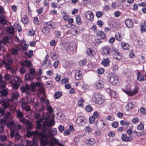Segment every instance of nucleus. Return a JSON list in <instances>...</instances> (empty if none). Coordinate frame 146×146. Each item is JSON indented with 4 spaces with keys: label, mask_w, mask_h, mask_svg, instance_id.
<instances>
[{
    "label": "nucleus",
    "mask_w": 146,
    "mask_h": 146,
    "mask_svg": "<svg viewBox=\"0 0 146 146\" xmlns=\"http://www.w3.org/2000/svg\"><path fill=\"white\" fill-rule=\"evenodd\" d=\"M42 132L38 131H29L27 132V136L29 137L33 136L35 138L39 137L41 140L40 143L42 141H46L47 139H51L54 138H49L47 135L50 136H53L57 133V130L56 128L50 129L51 127L54 125V120H51L49 119H47L44 122H42Z\"/></svg>",
    "instance_id": "1"
},
{
    "label": "nucleus",
    "mask_w": 146,
    "mask_h": 146,
    "mask_svg": "<svg viewBox=\"0 0 146 146\" xmlns=\"http://www.w3.org/2000/svg\"><path fill=\"white\" fill-rule=\"evenodd\" d=\"M7 126L8 128L10 129L11 135V137H15L16 140H19L21 136L19 134L17 130H19L21 128V125L18 124L17 126L13 121H11L7 123Z\"/></svg>",
    "instance_id": "2"
},
{
    "label": "nucleus",
    "mask_w": 146,
    "mask_h": 146,
    "mask_svg": "<svg viewBox=\"0 0 146 146\" xmlns=\"http://www.w3.org/2000/svg\"><path fill=\"white\" fill-rule=\"evenodd\" d=\"M55 144H56L58 146H64L63 145L59 143L58 139L53 138L51 139H47L46 141H42L41 143V146H46L48 145L49 146H55Z\"/></svg>",
    "instance_id": "3"
},
{
    "label": "nucleus",
    "mask_w": 146,
    "mask_h": 146,
    "mask_svg": "<svg viewBox=\"0 0 146 146\" xmlns=\"http://www.w3.org/2000/svg\"><path fill=\"white\" fill-rule=\"evenodd\" d=\"M41 114L39 111L36 113L35 114V117L36 119L38 120L36 121V123L37 124L36 128L37 129H41L42 127V122H44L45 120L47 119H49L47 118L44 120L41 117Z\"/></svg>",
    "instance_id": "4"
},
{
    "label": "nucleus",
    "mask_w": 146,
    "mask_h": 146,
    "mask_svg": "<svg viewBox=\"0 0 146 146\" xmlns=\"http://www.w3.org/2000/svg\"><path fill=\"white\" fill-rule=\"evenodd\" d=\"M9 38L7 37H4L2 40H0V54H3L4 52L3 46L7 43H9Z\"/></svg>",
    "instance_id": "5"
},
{
    "label": "nucleus",
    "mask_w": 146,
    "mask_h": 146,
    "mask_svg": "<svg viewBox=\"0 0 146 146\" xmlns=\"http://www.w3.org/2000/svg\"><path fill=\"white\" fill-rule=\"evenodd\" d=\"M44 96H43L40 99V102L41 103L43 104L45 103L46 106L47 108V110L49 111L50 114H52L53 112V110L51 106L49 104V101L48 100H46L45 99Z\"/></svg>",
    "instance_id": "6"
},
{
    "label": "nucleus",
    "mask_w": 146,
    "mask_h": 146,
    "mask_svg": "<svg viewBox=\"0 0 146 146\" xmlns=\"http://www.w3.org/2000/svg\"><path fill=\"white\" fill-rule=\"evenodd\" d=\"M101 97V96L98 93H95L93 94L92 100L96 103L101 104L102 102Z\"/></svg>",
    "instance_id": "7"
},
{
    "label": "nucleus",
    "mask_w": 146,
    "mask_h": 146,
    "mask_svg": "<svg viewBox=\"0 0 146 146\" xmlns=\"http://www.w3.org/2000/svg\"><path fill=\"white\" fill-rule=\"evenodd\" d=\"M93 86L96 89L102 88L104 86V82L100 80L96 81L94 82Z\"/></svg>",
    "instance_id": "8"
},
{
    "label": "nucleus",
    "mask_w": 146,
    "mask_h": 146,
    "mask_svg": "<svg viewBox=\"0 0 146 146\" xmlns=\"http://www.w3.org/2000/svg\"><path fill=\"white\" fill-rule=\"evenodd\" d=\"M76 123L79 125L83 126L87 123V120L84 117L80 116L77 118Z\"/></svg>",
    "instance_id": "9"
},
{
    "label": "nucleus",
    "mask_w": 146,
    "mask_h": 146,
    "mask_svg": "<svg viewBox=\"0 0 146 146\" xmlns=\"http://www.w3.org/2000/svg\"><path fill=\"white\" fill-rule=\"evenodd\" d=\"M109 81L112 85H114L119 82V79L117 76L113 74L110 76Z\"/></svg>",
    "instance_id": "10"
},
{
    "label": "nucleus",
    "mask_w": 146,
    "mask_h": 146,
    "mask_svg": "<svg viewBox=\"0 0 146 146\" xmlns=\"http://www.w3.org/2000/svg\"><path fill=\"white\" fill-rule=\"evenodd\" d=\"M86 17V19L91 21L93 20L94 15L92 12L90 11H86L85 13Z\"/></svg>",
    "instance_id": "11"
},
{
    "label": "nucleus",
    "mask_w": 146,
    "mask_h": 146,
    "mask_svg": "<svg viewBox=\"0 0 146 146\" xmlns=\"http://www.w3.org/2000/svg\"><path fill=\"white\" fill-rule=\"evenodd\" d=\"M121 139L123 141L127 142L132 140L133 137L131 136H127L126 134L123 133L121 136Z\"/></svg>",
    "instance_id": "12"
},
{
    "label": "nucleus",
    "mask_w": 146,
    "mask_h": 146,
    "mask_svg": "<svg viewBox=\"0 0 146 146\" xmlns=\"http://www.w3.org/2000/svg\"><path fill=\"white\" fill-rule=\"evenodd\" d=\"M7 17L5 14L0 16V23L3 25H5L7 23Z\"/></svg>",
    "instance_id": "13"
},
{
    "label": "nucleus",
    "mask_w": 146,
    "mask_h": 146,
    "mask_svg": "<svg viewBox=\"0 0 146 146\" xmlns=\"http://www.w3.org/2000/svg\"><path fill=\"white\" fill-rule=\"evenodd\" d=\"M20 89L22 92H27V94L29 95L30 94V93L28 92V91L30 90V86L28 84H26L25 86H24L20 88Z\"/></svg>",
    "instance_id": "14"
},
{
    "label": "nucleus",
    "mask_w": 146,
    "mask_h": 146,
    "mask_svg": "<svg viewBox=\"0 0 146 146\" xmlns=\"http://www.w3.org/2000/svg\"><path fill=\"white\" fill-rule=\"evenodd\" d=\"M138 90V88L137 87H135L134 88L133 91H124V92L126 93L129 96H131L137 93Z\"/></svg>",
    "instance_id": "15"
},
{
    "label": "nucleus",
    "mask_w": 146,
    "mask_h": 146,
    "mask_svg": "<svg viewBox=\"0 0 146 146\" xmlns=\"http://www.w3.org/2000/svg\"><path fill=\"white\" fill-rule=\"evenodd\" d=\"M75 77V79L77 80L81 79L82 78L81 71L79 70H76Z\"/></svg>",
    "instance_id": "16"
},
{
    "label": "nucleus",
    "mask_w": 146,
    "mask_h": 146,
    "mask_svg": "<svg viewBox=\"0 0 146 146\" xmlns=\"http://www.w3.org/2000/svg\"><path fill=\"white\" fill-rule=\"evenodd\" d=\"M0 103H2V106L5 108H7L9 105V103L5 102V100L3 98L0 99Z\"/></svg>",
    "instance_id": "17"
},
{
    "label": "nucleus",
    "mask_w": 146,
    "mask_h": 146,
    "mask_svg": "<svg viewBox=\"0 0 146 146\" xmlns=\"http://www.w3.org/2000/svg\"><path fill=\"white\" fill-rule=\"evenodd\" d=\"M95 124L97 127L99 128H102L104 125V123L100 120L96 121L95 122Z\"/></svg>",
    "instance_id": "18"
},
{
    "label": "nucleus",
    "mask_w": 146,
    "mask_h": 146,
    "mask_svg": "<svg viewBox=\"0 0 146 146\" xmlns=\"http://www.w3.org/2000/svg\"><path fill=\"white\" fill-rule=\"evenodd\" d=\"M125 23L126 26L129 28L132 27L133 25V23L131 20L129 19H127L125 20Z\"/></svg>",
    "instance_id": "19"
},
{
    "label": "nucleus",
    "mask_w": 146,
    "mask_h": 146,
    "mask_svg": "<svg viewBox=\"0 0 146 146\" xmlns=\"http://www.w3.org/2000/svg\"><path fill=\"white\" fill-rule=\"evenodd\" d=\"M85 142L87 145H92L95 143V141L93 138H90L86 139Z\"/></svg>",
    "instance_id": "20"
},
{
    "label": "nucleus",
    "mask_w": 146,
    "mask_h": 146,
    "mask_svg": "<svg viewBox=\"0 0 146 146\" xmlns=\"http://www.w3.org/2000/svg\"><path fill=\"white\" fill-rule=\"evenodd\" d=\"M42 31L44 34L46 35L49 33L50 29L47 26H44L42 29Z\"/></svg>",
    "instance_id": "21"
},
{
    "label": "nucleus",
    "mask_w": 146,
    "mask_h": 146,
    "mask_svg": "<svg viewBox=\"0 0 146 146\" xmlns=\"http://www.w3.org/2000/svg\"><path fill=\"white\" fill-rule=\"evenodd\" d=\"M113 54L114 55V57L115 59L119 60L122 58L121 55L117 51H115Z\"/></svg>",
    "instance_id": "22"
},
{
    "label": "nucleus",
    "mask_w": 146,
    "mask_h": 146,
    "mask_svg": "<svg viewBox=\"0 0 146 146\" xmlns=\"http://www.w3.org/2000/svg\"><path fill=\"white\" fill-rule=\"evenodd\" d=\"M21 64L22 66H24L30 67L32 64L30 61H28L27 60L23 61L22 63Z\"/></svg>",
    "instance_id": "23"
},
{
    "label": "nucleus",
    "mask_w": 146,
    "mask_h": 146,
    "mask_svg": "<svg viewBox=\"0 0 146 146\" xmlns=\"http://www.w3.org/2000/svg\"><path fill=\"white\" fill-rule=\"evenodd\" d=\"M61 45L63 48L66 50H67L69 48L70 43L69 42H66L64 43H62Z\"/></svg>",
    "instance_id": "24"
},
{
    "label": "nucleus",
    "mask_w": 146,
    "mask_h": 146,
    "mask_svg": "<svg viewBox=\"0 0 146 146\" xmlns=\"http://www.w3.org/2000/svg\"><path fill=\"white\" fill-rule=\"evenodd\" d=\"M111 49L109 47H105L103 49V52L105 54H109L111 52Z\"/></svg>",
    "instance_id": "25"
},
{
    "label": "nucleus",
    "mask_w": 146,
    "mask_h": 146,
    "mask_svg": "<svg viewBox=\"0 0 146 146\" xmlns=\"http://www.w3.org/2000/svg\"><path fill=\"white\" fill-rule=\"evenodd\" d=\"M3 88H1L0 89H2L1 90H0V96L1 97H5L8 94V92L7 90Z\"/></svg>",
    "instance_id": "26"
},
{
    "label": "nucleus",
    "mask_w": 146,
    "mask_h": 146,
    "mask_svg": "<svg viewBox=\"0 0 146 146\" xmlns=\"http://www.w3.org/2000/svg\"><path fill=\"white\" fill-rule=\"evenodd\" d=\"M21 46L22 47L23 50H26L28 46L26 44L25 41L24 40L21 41Z\"/></svg>",
    "instance_id": "27"
},
{
    "label": "nucleus",
    "mask_w": 146,
    "mask_h": 146,
    "mask_svg": "<svg viewBox=\"0 0 146 146\" xmlns=\"http://www.w3.org/2000/svg\"><path fill=\"white\" fill-rule=\"evenodd\" d=\"M2 79V76L1 75H0V88L5 87L6 84V82L3 81Z\"/></svg>",
    "instance_id": "28"
},
{
    "label": "nucleus",
    "mask_w": 146,
    "mask_h": 146,
    "mask_svg": "<svg viewBox=\"0 0 146 146\" xmlns=\"http://www.w3.org/2000/svg\"><path fill=\"white\" fill-rule=\"evenodd\" d=\"M137 79L139 81L141 82L144 80V76L140 72H137Z\"/></svg>",
    "instance_id": "29"
},
{
    "label": "nucleus",
    "mask_w": 146,
    "mask_h": 146,
    "mask_svg": "<svg viewBox=\"0 0 146 146\" xmlns=\"http://www.w3.org/2000/svg\"><path fill=\"white\" fill-rule=\"evenodd\" d=\"M110 61L108 58L104 59L102 61V64L105 66H108L109 64Z\"/></svg>",
    "instance_id": "30"
},
{
    "label": "nucleus",
    "mask_w": 146,
    "mask_h": 146,
    "mask_svg": "<svg viewBox=\"0 0 146 146\" xmlns=\"http://www.w3.org/2000/svg\"><path fill=\"white\" fill-rule=\"evenodd\" d=\"M17 117L19 119H21L23 118V113L21 112L20 110H17L16 111Z\"/></svg>",
    "instance_id": "31"
},
{
    "label": "nucleus",
    "mask_w": 146,
    "mask_h": 146,
    "mask_svg": "<svg viewBox=\"0 0 146 146\" xmlns=\"http://www.w3.org/2000/svg\"><path fill=\"white\" fill-rule=\"evenodd\" d=\"M98 36H100L102 39H104L106 38V35L102 31H98L97 33Z\"/></svg>",
    "instance_id": "32"
},
{
    "label": "nucleus",
    "mask_w": 146,
    "mask_h": 146,
    "mask_svg": "<svg viewBox=\"0 0 146 146\" xmlns=\"http://www.w3.org/2000/svg\"><path fill=\"white\" fill-rule=\"evenodd\" d=\"M146 21H144L141 24V32H144L146 31Z\"/></svg>",
    "instance_id": "33"
},
{
    "label": "nucleus",
    "mask_w": 146,
    "mask_h": 146,
    "mask_svg": "<svg viewBox=\"0 0 146 146\" xmlns=\"http://www.w3.org/2000/svg\"><path fill=\"white\" fill-rule=\"evenodd\" d=\"M32 76L31 74H27L25 76V79L26 80L32 81V80H33V79L35 77H32Z\"/></svg>",
    "instance_id": "34"
},
{
    "label": "nucleus",
    "mask_w": 146,
    "mask_h": 146,
    "mask_svg": "<svg viewBox=\"0 0 146 146\" xmlns=\"http://www.w3.org/2000/svg\"><path fill=\"white\" fill-rule=\"evenodd\" d=\"M3 62L4 64H5V66L7 70H10L11 69V62H9L8 63L6 62L4 60L3 61Z\"/></svg>",
    "instance_id": "35"
},
{
    "label": "nucleus",
    "mask_w": 146,
    "mask_h": 146,
    "mask_svg": "<svg viewBox=\"0 0 146 146\" xmlns=\"http://www.w3.org/2000/svg\"><path fill=\"white\" fill-rule=\"evenodd\" d=\"M15 30V28L13 26L10 27L8 28L7 29V31L10 34H12L13 33L14 31Z\"/></svg>",
    "instance_id": "36"
},
{
    "label": "nucleus",
    "mask_w": 146,
    "mask_h": 146,
    "mask_svg": "<svg viewBox=\"0 0 146 146\" xmlns=\"http://www.w3.org/2000/svg\"><path fill=\"white\" fill-rule=\"evenodd\" d=\"M121 46L122 48L125 50H127L129 49V46L127 43L122 42L121 43Z\"/></svg>",
    "instance_id": "37"
},
{
    "label": "nucleus",
    "mask_w": 146,
    "mask_h": 146,
    "mask_svg": "<svg viewBox=\"0 0 146 146\" xmlns=\"http://www.w3.org/2000/svg\"><path fill=\"white\" fill-rule=\"evenodd\" d=\"M87 54L89 56H92L94 55L95 54V53L94 52L92 51L90 48H88L87 49Z\"/></svg>",
    "instance_id": "38"
},
{
    "label": "nucleus",
    "mask_w": 146,
    "mask_h": 146,
    "mask_svg": "<svg viewBox=\"0 0 146 146\" xmlns=\"http://www.w3.org/2000/svg\"><path fill=\"white\" fill-rule=\"evenodd\" d=\"M20 49H19L18 47H16V48H13L11 50V52L13 54H18V51Z\"/></svg>",
    "instance_id": "39"
},
{
    "label": "nucleus",
    "mask_w": 146,
    "mask_h": 146,
    "mask_svg": "<svg viewBox=\"0 0 146 146\" xmlns=\"http://www.w3.org/2000/svg\"><path fill=\"white\" fill-rule=\"evenodd\" d=\"M62 95L61 92L58 91L55 92L54 95V97L56 99H58Z\"/></svg>",
    "instance_id": "40"
},
{
    "label": "nucleus",
    "mask_w": 146,
    "mask_h": 146,
    "mask_svg": "<svg viewBox=\"0 0 146 146\" xmlns=\"http://www.w3.org/2000/svg\"><path fill=\"white\" fill-rule=\"evenodd\" d=\"M13 26L15 28V30L16 29V31L17 30L16 28H17V29L18 30L19 32H20L21 31V27L19 23H15Z\"/></svg>",
    "instance_id": "41"
},
{
    "label": "nucleus",
    "mask_w": 146,
    "mask_h": 146,
    "mask_svg": "<svg viewBox=\"0 0 146 146\" xmlns=\"http://www.w3.org/2000/svg\"><path fill=\"white\" fill-rule=\"evenodd\" d=\"M126 107L128 108V110H131L133 107V103L132 102H130L127 104L126 106Z\"/></svg>",
    "instance_id": "42"
},
{
    "label": "nucleus",
    "mask_w": 146,
    "mask_h": 146,
    "mask_svg": "<svg viewBox=\"0 0 146 146\" xmlns=\"http://www.w3.org/2000/svg\"><path fill=\"white\" fill-rule=\"evenodd\" d=\"M29 74H31L32 77H35V71L34 69L31 68L29 70Z\"/></svg>",
    "instance_id": "43"
},
{
    "label": "nucleus",
    "mask_w": 146,
    "mask_h": 146,
    "mask_svg": "<svg viewBox=\"0 0 146 146\" xmlns=\"http://www.w3.org/2000/svg\"><path fill=\"white\" fill-rule=\"evenodd\" d=\"M107 92L108 93H110L111 95V96L113 97V98L115 97L116 95V92L114 91H111L110 88H108Z\"/></svg>",
    "instance_id": "44"
},
{
    "label": "nucleus",
    "mask_w": 146,
    "mask_h": 146,
    "mask_svg": "<svg viewBox=\"0 0 146 146\" xmlns=\"http://www.w3.org/2000/svg\"><path fill=\"white\" fill-rule=\"evenodd\" d=\"M115 37L116 39L118 41H121L122 40L121 34L118 33L116 34Z\"/></svg>",
    "instance_id": "45"
},
{
    "label": "nucleus",
    "mask_w": 146,
    "mask_h": 146,
    "mask_svg": "<svg viewBox=\"0 0 146 146\" xmlns=\"http://www.w3.org/2000/svg\"><path fill=\"white\" fill-rule=\"evenodd\" d=\"M19 96V94L17 92L11 93V97L13 99H17Z\"/></svg>",
    "instance_id": "46"
},
{
    "label": "nucleus",
    "mask_w": 146,
    "mask_h": 146,
    "mask_svg": "<svg viewBox=\"0 0 146 146\" xmlns=\"http://www.w3.org/2000/svg\"><path fill=\"white\" fill-rule=\"evenodd\" d=\"M85 109L87 112H90L92 111L93 108L91 105H88L86 106Z\"/></svg>",
    "instance_id": "47"
},
{
    "label": "nucleus",
    "mask_w": 146,
    "mask_h": 146,
    "mask_svg": "<svg viewBox=\"0 0 146 146\" xmlns=\"http://www.w3.org/2000/svg\"><path fill=\"white\" fill-rule=\"evenodd\" d=\"M15 81L16 82L20 83L21 81V79L17 76H15L13 77Z\"/></svg>",
    "instance_id": "48"
},
{
    "label": "nucleus",
    "mask_w": 146,
    "mask_h": 146,
    "mask_svg": "<svg viewBox=\"0 0 146 146\" xmlns=\"http://www.w3.org/2000/svg\"><path fill=\"white\" fill-rule=\"evenodd\" d=\"M7 138V137L5 135H2L0 136V140L2 142H4L6 140Z\"/></svg>",
    "instance_id": "49"
},
{
    "label": "nucleus",
    "mask_w": 146,
    "mask_h": 146,
    "mask_svg": "<svg viewBox=\"0 0 146 146\" xmlns=\"http://www.w3.org/2000/svg\"><path fill=\"white\" fill-rule=\"evenodd\" d=\"M50 55L51 58L54 60L57 59L58 58V54H54L53 53H51Z\"/></svg>",
    "instance_id": "50"
},
{
    "label": "nucleus",
    "mask_w": 146,
    "mask_h": 146,
    "mask_svg": "<svg viewBox=\"0 0 146 146\" xmlns=\"http://www.w3.org/2000/svg\"><path fill=\"white\" fill-rule=\"evenodd\" d=\"M76 21L78 24H80L81 23V20L80 17L78 15H77L76 17Z\"/></svg>",
    "instance_id": "51"
},
{
    "label": "nucleus",
    "mask_w": 146,
    "mask_h": 146,
    "mask_svg": "<svg viewBox=\"0 0 146 146\" xmlns=\"http://www.w3.org/2000/svg\"><path fill=\"white\" fill-rule=\"evenodd\" d=\"M84 102V100L82 98H80L78 100V105L79 106H83V103Z\"/></svg>",
    "instance_id": "52"
},
{
    "label": "nucleus",
    "mask_w": 146,
    "mask_h": 146,
    "mask_svg": "<svg viewBox=\"0 0 146 146\" xmlns=\"http://www.w3.org/2000/svg\"><path fill=\"white\" fill-rule=\"evenodd\" d=\"M21 20L23 23L24 24H27L28 23V19L27 17L23 18Z\"/></svg>",
    "instance_id": "53"
},
{
    "label": "nucleus",
    "mask_w": 146,
    "mask_h": 146,
    "mask_svg": "<svg viewBox=\"0 0 146 146\" xmlns=\"http://www.w3.org/2000/svg\"><path fill=\"white\" fill-rule=\"evenodd\" d=\"M137 129L139 130H143L144 129V124L142 122L140 123V125L137 127Z\"/></svg>",
    "instance_id": "54"
},
{
    "label": "nucleus",
    "mask_w": 146,
    "mask_h": 146,
    "mask_svg": "<svg viewBox=\"0 0 146 146\" xmlns=\"http://www.w3.org/2000/svg\"><path fill=\"white\" fill-rule=\"evenodd\" d=\"M95 119V117L93 116H90L89 117V122L92 124L94 122Z\"/></svg>",
    "instance_id": "55"
},
{
    "label": "nucleus",
    "mask_w": 146,
    "mask_h": 146,
    "mask_svg": "<svg viewBox=\"0 0 146 146\" xmlns=\"http://www.w3.org/2000/svg\"><path fill=\"white\" fill-rule=\"evenodd\" d=\"M86 62V60L85 59H83L80 60L79 62V64L80 65L82 66L84 65Z\"/></svg>",
    "instance_id": "56"
},
{
    "label": "nucleus",
    "mask_w": 146,
    "mask_h": 146,
    "mask_svg": "<svg viewBox=\"0 0 146 146\" xmlns=\"http://www.w3.org/2000/svg\"><path fill=\"white\" fill-rule=\"evenodd\" d=\"M20 121L21 122H22L23 123L25 124H28L29 123V121L27 120L26 119H24L23 118L22 119H21L20 120Z\"/></svg>",
    "instance_id": "57"
},
{
    "label": "nucleus",
    "mask_w": 146,
    "mask_h": 146,
    "mask_svg": "<svg viewBox=\"0 0 146 146\" xmlns=\"http://www.w3.org/2000/svg\"><path fill=\"white\" fill-rule=\"evenodd\" d=\"M11 86L14 89H17L19 87V85L17 83H12Z\"/></svg>",
    "instance_id": "58"
},
{
    "label": "nucleus",
    "mask_w": 146,
    "mask_h": 146,
    "mask_svg": "<svg viewBox=\"0 0 146 146\" xmlns=\"http://www.w3.org/2000/svg\"><path fill=\"white\" fill-rule=\"evenodd\" d=\"M68 80V78H65L61 80V82L62 84H65L67 83Z\"/></svg>",
    "instance_id": "59"
},
{
    "label": "nucleus",
    "mask_w": 146,
    "mask_h": 146,
    "mask_svg": "<svg viewBox=\"0 0 146 146\" xmlns=\"http://www.w3.org/2000/svg\"><path fill=\"white\" fill-rule=\"evenodd\" d=\"M31 86L32 91H34L35 90L36 86L35 84V83L32 82L31 84Z\"/></svg>",
    "instance_id": "60"
},
{
    "label": "nucleus",
    "mask_w": 146,
    "mask_h": 146,
    "mask_svg": "<svg viewBox=\"0 0 146 146\" xmlns=\"http://www.w3.org/2000/svg\"><path fill=\"white\" fill-rule=\"evenodd\" d=\"M11 78V76L9 74L6 75L4 76V79L5 80H8Z\"/></svg>",
    "instance_id": "61"
},
{
    "label": "nucleus",
    "mask_w": 146,
    "mask_h": 146,
    "mask_svg": "<svg viewBox=\"0 0 146 146\" xmlns=\"http://www.w3.org/2000/svg\"><path fill=\"white\" fill-rule=\"evenodd\" d=\"M111 126L113 127L116 128L118 126V123L116 122H113L111 123Z\"/></svg>",
    "instance_id": "62"
},
{
    "label": "nucleus",
    "mask_w": 146,
    "mask_h": 146,
    "mask_svg": "<svg viewBox=\"0 0 146 146\" xmlns=\"http://www.w3.org/2000/svg\"><path fill=\"white\" fill-rule=\"evenodd\" d=\"M59 63V62L58 60H56L53 64V65L55 68H56Z\"/></svg>",
    "instance_id": "63"
},
{
    "label": "nucleus",
    "mask_w": 146,
    "mask_h": 146,
    "mask_svg": "<svg viewBox=\"0 0 146 146\" xmlns=\"http://www.w3.org/2000/svg\"><path fill=\"white\" fill-rule=\"evenodd\" d=\"M27 146H35V143L33 141L30 142L27 141Z\"/></svg>",
    "instance_id": "64"
}]
</instances>
